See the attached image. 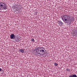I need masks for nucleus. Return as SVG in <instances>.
<instances>
[{
  "instance_id": "obj_6",
  "label": "nucleus",
  "mask_w": 77,
  "mask_h": 77,
  "mask_svg": "<svg viewBox=\"0 0 77 77\" xmlns=\"http://www.w3.org/2000/svg\"><path fill=\"white\" fill-rule=\"evenodd\" d=\"M10 38L11 39H15V36L14 35V34H11L10 35Z\"/></svg>"
},
{
  "instance_id": "obj_5",
  "label": "nucleus",
  "mask_w": 77,
  "mask_h": 77,
  "mask_svg": "<svg viewBox=\"0 0 77 77\" xmlns=\"http://www.w3.org/2000/svg\"><path fill=\"white\" fill-rule=\"evenodd\" d=\"M63 21L65 22V23H68L69 22V19L68 18H67L66 19L63 20Z\"/></svg>"
},
{
  "instance_id": "obj_16",
  "label": "nucleus",
  "mask_w": 77,
  "mask_h": 77,
  "mask_svg": "<svg viewBox=\"0 0 77 77\" xmlns=\"http://www.w3.org/2000/svg\"><path fill=\"white\" fill-rule=\"evenodd\" d=\"M2 71V69L0 68V71Z\"/></svg>"
},
{
  "instance_id": "obj_2",
  "label": "nucleus",
  "mask_w": 77,
  "mask_h": 77,
  "mask_svg": "<svg viewBox=\"0 0 77 77\" xmlns=\"http://www.w3.org/2000/svg\"><path fill=\"white\" fill-rule=\"evenodd\" d=\"M7 6L5 5V4L2 2H0V10H3V9H6Z\"/></svg>"
},
{
  "instance_id": "obj_3",
  "label": "nucleus",
  "mask_w": 77,
  "mask_h": 77,
  "mask_svg": "<svg viewBox=\"0 0 77 77\" xmlns=\"http://www.w3.org/2000/svg\"><path fill=\"white\" fill-rule=\"evenodd\" d=\"M70 19H69V24H71V23L72 22H74V17H69Z\"/></svg>"
},
{
  "instance_id": "obj_15",
  "label": "nucleus",
  "mask_w": 77,
  "mask_h": 77,
  "mask_svg": "<svg viewBox=\"0 0 77 77\" xmlns=\"http://www.w3.org/2000/svg\"><path fill=\"white\" fill-rule=\"evenodd\" d=\"M54 65L55 66H57V65H58V64L57 63H55L54 64Z\"/></svg>"
},
{
  "instance_id": "obj_1",
  "label": "nucleus",
  "mask_w": 77,
  "mask_h": 77,
  "mask_svg": "<svg viewBox=\"0 0 77 77\" xmlns=\"http://www.w3.org/2000/svg\"><path fill=\"white\" fill-rule=\"evenodd\" d=\"M36 52L38 54L43 56L45 53V50L42 48H39L36 49Z\"/></svg>"
},
{
  "instance_id": "obj_14",
  "label": "nucleus",
  "mask_w": 77,
  "mask_h": 77,
  "mask_svg": "<svg viewBox=\"0 0 77 77\" xmlns=\"http://www.w3.org/2000/svg\"><path fill=\"white\" fill-rule=\"evenodd\" d=\"M66 70L68 72H69L70 71V70H69V69H67Z\"/></svg>"
},
{
  "instance_id": "obj_13",
  "label": "nucleus",
  "mask_w": 77,
  "mask_h": 77,
  "mask_svg": "<svg viewBox=\"0 0 77 77\" xmlns=\"http://www.w3.org/2000/svg\"><path fill=\"white\" fill-rule=\"evenodd\" d=\"M20 41V39L18 38L16 40V41L17 42H19Z\"/></svg>"
},
{
  "instance_id": "obj_10",
  "label": "nucleus",
  "mask_w": 77,
  "mask_h": 77,
  "mask_svg": "<svg viewBox=\"0 0 77 77\" xmlns=\"http://www.w3.org/2000/svg\"><path fill=\"white\" fill-rule=\"evenodd\" d=\"M69 77H77V76L76 75H70Z\"/></svg>"
},
{
  "instance_id": "obj_7",
  "label": "nucleus",
  "mask_w": 77,
  "mask_h": 77,
  "mask_svg": "<svg viewBox=\"0 0 77 77\" xmlns=\"http://www.w3.org/2000/svg\"><path fill=\"white\" fill-rule=\"evenodd\" d=\"M19 51L20 52H21V53H23L24 52V50L23 49H19Z\"/></svg>"
},
{
  "instance_id": "obj_9",
  "label": "nucleus",
  "mask_w": 77,
  "mask_h": 77,
  "mask_svg": "<svg viewBox=\"0 0 77 77\" xmlns=\"http://www.w3.org/2000/svg\"><path fill=\"white\" fill-rule=\"evenodd\" d=\"M76 32H77V29H76ZM74 32L73 33V35L75 36H76L77 37V32Z\"/></svg>"
},
{
  "instance_id": "obj_12",
  "label": "nucleus",
  "mask_w": 77,
  "mask_h": 77,
  "mask_svg": "<svg viewBox=\"0 0 77 77\" xmlns=\"http://www.w3.org/2000/svg\"><path fill=\"white\" fill-rule=\"evenodd\" d=\"M31 42H35V40L34 39V38H32L31 39Z\"/></svg>"
},
{
  "instance_id": "obj_4",
  "label": "nucleus",
  "mask_w": 77,
  "mask_h": 77,
  "mask_svg": "<svg viewBox=\"0 0 77 77\" xmlns=\"http://www.w3.org/2000/svg\"><path fill=\"white\" fill-rule=\"evenodd\" d=\"M68 18V15H64V16H63L62 17V19L63 20H63H64L67 19V18Z\"/></svg>"
},
{
  "instance_id": "obj_8",
  "label": "nucleus",
  "mask_w": 77,
  "mask_h": 77,
  "mask_svg": "<svg viewBox=\"0 0 77 77\" xmlns=\"http://www.w3.org/2000/svg\"><path fill=\"white\" fill-rule=\"evenodd\" d=\"M58 24H59V26H62V24H63V23L61 21H59V22H58Z\"/></svg>"
},
{
  "instance_id": "obj_11",
  "label": "nucleus",
  "mask_w": 77,
  "mask_h": 77,
  "mask_svg": "<svg viewBox=\"0 0 77 77\" xmlns=\"http://www.w3.org/2000/svg\"><path fill=\"white\" fill-rule=\"evenodd\" d=\"M12 8H13V9H16V10L17 9V7L15 6H13L12 7Z\"/></svg>"
}]
</instances>
